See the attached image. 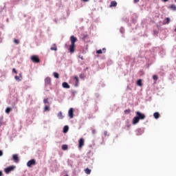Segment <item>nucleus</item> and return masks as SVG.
Masks as SVG:
<instances>
[{
	"label": "nucleus",
	"mask_w": 176,
	"mask_h": 176,
	"mask_svg": "<svg viewBox=\"0 0 176 176\" xmlns=\"http://www.w3.org/2000/svg\"><path fill=\"white\" fill-rule=\"evenodd\" d=\"M51 50H54L55 52H57V47L56 46V45H54V47H52L50 48Z\"/></svg>",
	"instance_id": "27"
},
{
	"label": "nucleus",
	"mask_w": 176,
	"mask_h": 176,
	"mask_svg": "<svg viewBox=\"0 0 176 176\" xmlns=\"http://www.w3.org/2000/svg\"><path fill=\"white\" fill-rule=\"evenodd\" d=\"M153 80H157V79H158L157 76L154 75V76H153Z\"/></svg>",
	"instance_id": "31"
},
{
	"label": "nucleus",
	"mask_w": 176,
	"mask_h": 176,
	"mask_svg": "<svg viewBox=\"0 0 176 176\" xmlns=\"http://www.w3.org/2000/svg\"><path fill=\"white\" fill-rule=\"evenodd\" d=\"M68 115H69V117L70 118V119H72V118H74V109L73 108L69 109Z\"/></svg>",
	"instance_id": "7"
},
{
	"label": "nucleus",
	"mask_w": 176,
	"mask_h": 176,
	"mask_svg": "<svg viewBox=\"0 0 176 176\" xmlns=\"http://www.w3.org/2000/svg\"><path fill=\"white\" fill-rule=\"evenodd\" d=\"M14 43H15L16 45H19V43H20V42L19 41V40L14 39Z\"/></svg>",
	"instance_id": "30"
},
{
	"label": "nucleus",
	"mask_w": 176,
	"mask_h": 176,
	"mask_svg": "<svg viewBox=\"0 0 176 176\" xmlns=\"http://www.w3.org/2000/svg\"><path fill=\"white\" fill-rule=\"evenodd\" d=\"M135 114L136 116L133 118L132 121L133 124H137V123H138L140 120H144V119H145V114L140 111H136Z\"/></svg>",
	"instance_id": "1"
},
{
	"label": "nucleus",
	"mask_w": 176,
	"mask_h": 176,
	"mask_svg": "<svg viewBox=\"0 0 176 176\" xmlns=\"http://www.w3.org/2000/svg\"><path fill=\"white\" fill-rule=\"evenodd\" d=\"M140 2V0H134V3H138Z\"/></svg>",
	"instance_id": "34"
},
{
	"label": "nucleus",
	"mask_w": 176,
	"mask_h": 176,
	"mask_svg": "<svg viewBox=\"0 0 176 176\" xmlns=\"http://www.w3.org/2000/svg\"><path fill=\"white\" fill-rule=\"evenodd\" d=\"M97 54H102V50H99L96 51Z\"/></svg>",
	"instance_id": "29"
},
{
	"label": "nucleus",
	"mask_w": 176,
	"mask_h": 176,
	"mask_svg": "<svg viewBox=\"0 0 176 176\" xmlns=\"http://www.w3.org/2000/svg\"><path fill=\"white\" fill-rule=\"evenodd\" d=\"M12 72H14V74H17V71H16V69H13Z\"/></svg>",
	"instance_id": "36"
},
{
	"label": "nucleus",
	"mask_w": 176,
	"mask_h": 176,
	"mask_svg": "<svg viewBox=\"0 0 176 176\" xmlns=\"http://www.w3.org/2000/svg\"><path fill=\"white\" fill-rule=\"evenodd\" d=\"M62 149H63V151H67V149H68V145H67V144H63V145L62 146Z\"/></svg>",
	"instance_id": "24"
},
{
	"label": "nucleus",
	"mask_w": 176,
	"mask_h": 176,
	"mask_svg": "<svg viewBox=\"0 0 176 176\" xmlns=\"http://www.w3.org/2000/svg\"><path fill=\"white\" fill-rule=\"evenodd\" d=\"M15 168H16V166H8L5 168V173L6 174H9V173H11V171H13V170H14Z\"/></svg>",
	"instance_id": "3"
},
{
	"label": "nucleus",
	"mask_w": 176,
	"mask_h": 176,
	"mask_svg": "<svg viewBox=\"0 0 176 176\" xmlns=\"http://www.w3.org/2000/svg\"><path fill=\"white\" fill-rule=\"evenodd\" d=\"M79 58L81 59V60H83V56H79Z\"/></svg>",
	"instance_id": "41"
},
{
	"label": "nucleus",
	"mask_w": 176,
	"mask_h": 176,
	"mask_svg": "<svg viewBox=\"0 0 176 176\" xmlns=\"http://www.w3.org/2000/svg\"><path fill=\"white\" fill-rule=\"evenodd\" d=\"M84 145H85V139L84 138H80L78 140V148H83Z\"/></svg>",
	"instance_id": "5"
},
{
	"label": "nucleus",
	"mask_w": 176,
	"mask_h": 176,
	"mask_svg": "<svg viewBox=\"0 0 176 176\" xmlns=\"http://www.w3.org/2000/svg\"><path fill=\"white\" fill-rule=\"evenodd\" d=\"M30 59L32 60V61H33V63H39L40 61L39 58L36 55L32 56Z\"/></svg>",
	"instance_id": "4"
},
{
	"label": "nucleus",
	"mask_w": 176,
	"mask_h": 176,
	"mask_svg": "<svg viewBox=\"0 0 176 176\" xmlns=\"http://www.w3.org/2000/svg\"><path fill=\"white\" fill-rule=\"evenodd\" d=\"M69 52H70V53H74L75 52V44H71L69 46Z\"/></svg>",
	"instance_id": "6"
},
{
	"label": "nucleus",
	"mask_w": 176,
	"mask_h": 176,
	"mask_svg": "<svg viewBox=\"0 0 176 176\" xmlns=\"http://www.w3.org/2000/svg\"><path fill=\"white\" fill-rule=\"evenodd\" d=\"M0 156H2V155H0Z\"/></svg>",
	"instance_id": "45"
},
{
	"label": "nucleus",
	"mask_w": 176,
	"mask_h": 176,
	"mask_svg": "<svg viewBox=\"0 0 176 176\" xmlns=\"http://www.w3.org/2000/svg\"><path fill=\"white\" fill-rule=\"evenodd\" d=\"M70 41H71V45H75V42H76V41H78V38H76V37L74 36H71L70 37Z\"/></svg>",
	"instance_id": "9"
},
{
	"label": "nucleus",
	"mask_w": 176,
	"mask_h": 176,
	"mask_svg": "<svg viewBox=\"0 0 176 176\" xmlns=\"http://www.w3.org/2000/svg\"><path fill=\"white\" fill-rule=\"evenodd\" d=\"M120 32L121 34H124V28H120Z\"/></svg>",
	"instance_id": "28"
},
{
	"label": "nucleus",
	"mask_w": 176,
	"mask_h": 176,
	"mask_svg": "<svg viewBox=\"0 0 176 176\" xmlns=\"http://www.w3.org/2000/svg\"><path fill=\"white\" fill-rule=\"evenodd\" d=\"M0 43H2V39L0 38Z\"/></svg>",
	"instance_id": "44"
},
{
	"label": "nucleus",
	"mask_w": 176,
	"mask_h": 176,
	"mask_svg": "<svg viewBox=\"0 0 176 176\" xmlns=\"http://www.w3.org/2000/svg\"><path fill=\"white\" fill-rule=\"evenodd\" d=\"M142 134H144V129H138L136 130V135H141Z\"/></svg>",
	"instance_id": "10"
},
{
	"label": "nucleus",
	"mask_w": 176,
	"mask_h": 176,
	"mask_svg": "<svg viewBox=\"0 0 176 176\" xmlns=\"http://www.w3.org/2000/svg\"><path fill=\"white\" fill-rule=\"evenodd\" d=\"M54 78H56V79H58V77H59L58 73H57V72H54Z\"/></svg>",
	"instance_id": "26"
},
{
	"label": "nucleus",
	"mask_w": 176,
	"mask_h": 176,
	"mask_svg": "<svg viewBox=\"0 0 176 176\" xmlns=\"http://www.w3.org/2000/svg\"><path fill=\"white\" fill-rule=\"evenodd\" d=\"M117 6H118V3L115 1H113L111 2L110 8H116Z\"/></svg>",
	"instance_id": "15"
},
{
	"label": "nucleus",
	"mask_w": 176,
	"mask_h": 176,
	"mask_svg": "<svg viewBox=\"0 0 176 176\" xmlns=\"http://www.w3.org/2000/svg\"><path fill=\"white\" fill-rule=\"evenodd\" d=\"M0 155H3V152L1 150H0Z\"/></svg>",
	"instance_id": "38"
},
{
	"label": "nucleus",
	"mask_w": 176,
	"mask_h": 176,
	"mask_svg": "<svg viewBox=\"0 0 176 176\" xmlns=\"http://www.w3.org/2000/svg\"><path fill=\"white\" fill-rule=\"evenodd\" d=\"M175 1L176 2V0H175Z\"/></svg>",
	"instance_id": "46"
},
{
	"label": "nucleus",
	"mask_w": 176,
	"mask_h": 176,
	"mask_svg": "<svg viewBox=\"0 0 176 176\" xmlns=\"http://www.w3.org/2000/svg\"><path fill=\"white\" fill-rule=\"evenodd\" d=\"M2 175H3L2 171H0V176H2Z\"/></svg>",
	"instance_id": "42"
},
{
	"label": "nucleus",
	"mask_w": 176,
	"mask_h": 176,
	"mask_svg": "<svg viewBox=\"0 0 176 176\" xmlns=\"http://www.w3.org/2000/svg\"><path fill=\"white\" fill-rule=\"evenodd\" d=\"M12 110H13V108L12 107H7L6 109V113H10V112H12Z\"/></svg>",
	"instance_id": "19"
},
{
	"label": "nucleus",
	"mask_w": 176,
	"mask_h": 176,
	"mask_svg": "<svg viewBox=\"0 0 176 176\" xmlns=\"http://www.w3.org/2000/svg\"><path fill=\"white\" fill-rule=\"evenodd\" d=\"M168 9H170V10H173V12H176V6L175 4H172L168 7Z\"/></svg>",
	"instance_id": "16"
},
{
	"label": "nucleus",
	"mask_w": 176,
	"mask_h": 176,
	"mask_svg": "<svg viewBox=\"0 0 176 176\" xmlns=\"http://www.w3.org/2000/svg\"><path fill=\"white\" fill-rule=\"evenodd\" d=\"M104 135H105V136L108 135V132L107 131H104Z\"/></svg>",
	"instance_id": "37"
},
{
	"label": "nucleus",
	"mask_w": 176,
	"mask_h": 176,
	"mask_svg": "<svg viewBox=\"0 0 176 176\" xmlns=\"http://www.w3.org/2000/svg\"><path fill=\"white\" fill-rule=\"evenodd\" d=\"M45 83L46 85H50L52 83V78L50 77H47L45 79Z\"/></svg>",
	"instance_id": "13"
},
{
	"label": "nucleus",
	"mask_w": 176,
	"mask_h": 176,
	"mask_svg": "<svg viewBox=\"0 0 176 176\" xmlns=\"http://www.w3.org/2000/svg\"><path fill=\"white\" fill-rule=\"evenodd\" d=\"M36 164V161L34 159L30 160L27 162L28 167H32Z\"/></svg>",
	"instance_id": "2"
},
{
	"label": "nucleus",
	"mask_w": 176,
	"mask_h": 176,
	"mask_svg": "<svg viewBox=\"0 0 176 176\" xmlns=\"http://www.w3.org/2000/svg\"><path fill=\"white\" fill-rule=\"evenodd\" d=\"M2 124V121L0 119V126Z\"/></svg>",
	"instance_id": "43"
},
{
	"label": "nucleus",
	"mask_w": 176,
	"mask_h": 176,
	"mask_svg": "<svg viewBox=\"0 0 176 176\" xmlns=\"http://www.w3.org/2000/svg\"><path fill=\"white\" fill-rule=\"evenodd\" d=\"M57 117L58 118V119L63 120L64 119V116H63V113L61 111H60L58 114H57Z\"/></svg>",
	"instance_id": "18"
},
{
	"label": "nucleus",
	"mask_w": 176,
	"mask_h": 176,
	"mask_svg": "<svg viewBox=\"0 0 176 176\" xmlns=\"http://www.w3.org/2000/svg\"><path fill=\"white\" fill-rule=\"evenodd\" d=\"M69 127L67 125H65L64 127H63V133L65 134L67 133H68V130H69Z\"/></svg>",
	"instance_id": "20"
},
{
	"label": "nucleus",
	"mask_w": 176,
	"mask_h": 176,
	"mask_svg": "<svg viewBox=\"0 0 176 176\" xmlns=\"http://www.w3.org/2000/svg\"><path fill=\"white\" fill-rule=\"evenodd\" d=\"M85 174H90L91 173V170H90L89 168H87L86 169H85Z\"/></svg>",
	"instance_id": "22"
},
{
	"label": "nucleus",
	"mask_w": 176,
	"mask_h": 176,
	"mask_svg": "<svg viewBox=\"0 0 176 176\" xmlns=\"http://www.w3.org/2000/svg\"><path fill=\"white\" fill-rule=\"evenodd\" d=\"M43 111L45 112H50V106L45 104L44 105Z\"/></svg>",
	"instance_id": "8"
},
{
	"label": "nucleus",
	"mask_w": 176,
	"mask_h": 176,
	"mask_svg": "<svg viewBox=\"0 0 176 176\" xmlns=\"http://www.w3.org/2000/svg\"><path fill=\"white\" fill-rule=\"evenodd\" d=\"M43 104H44V105H47V104H49V99L48 98H45L43 100Z\"/></svg>",
	"instance_id": "23"
},
{
	"label": "nucleus",
	"mask_w": 176,
	"mask_h": 176,
	"mask_svg": "<svg viewBox=\"0 0 176 176\" xmlns=\"http://www.w3.org/2000/svg\"><path fill=\"white\" fill-rule=\"evenodd\" d=\"M14 79L17 81V82H21L22 79H23V76H21V74H19V76H14Z\"/></svg>",
	"instance_id": "12"
},
{
	"label": "nucleus",
	"mask_w": 176,
	"mask_h": 176,
	"mask_svg": "<svg viewBox=\"0 0 176 176\" xmlns=\"http://www.w3.org/2000/svg\"><path fill=\"white\" fill-rule=\"evenodd\" d=\"M62 86L63 89H69V85H68V82H63Z\"/></svg>",
	"instance_id": "17"
},
{
	"label": "nucleus",
	"mask_w": 176,
	"mask_h": 176,
	"mask_svg": "<svg viewBox=\"0 0 176 176\" xmlns=\"http://www.w3.org/2000/svg\"><path fill=\"white\" fill-rule=\"evenodd\" d=\"M170 23V18H166V24H168Z\"/></svg>",
	"instance_id": "33"
},
{
	"label": "nucleus",
	"mask_w": 176,
	"mask_h": 176,
	"mask_svg": "<svg viewBox=\"0 0 176 176\" xmlns=\"http://www.w3.org/2000/svg\"><path fill=\"white\" fill-rule=\"evenodd\" d=\"M168 0H162V2H168Z\"/></svg>",
	"instance_id": "40"
},
{
	"label": "nucleus",
	"mask_w": 176,
	"mask_h": 176,
	"mask_svg": "<svg viewBox=\"0 0 176 176\" xmlns=\"http://www.w3.org/2000/svg\"><path fill=\"white\" fill-rule=\"evenodd\" d=\"M82 2H89V0H82Z\"/></svg>",
	"instance_id": "39"
},
{
	"label": "nucleus",
	"mask_w": 176,
	"mask_h": 176,
	"mask_svg": "<svg viewBox=\"0 0 176 176\" xmlns=\"http://www.w3.org/2000/svg\"><path fill=\"white\" fill-rule=\"evenodd\" d=\"M153 116L155 119H159V118H160V114L157 112H155L153 113Z\"/></svg>",
	"instance_id": "21"
},
{
	"label": "nucleus",
	"mask_w": 176,
	"mask_h": 176,
	"mask_svg": "<svg viewBox=\"0 0 176 176\" xmlns=\"http://www.w3.org/2000/svg\"><path fill=\"white\" fill-rule=\"evenodd\" d=\"M137 85H138V86H142V80H138L137 81Z\"/></svg>",
	"instance_id": "25"
},
{
	"label": "nucleus",
	"mask_w": 176,
	"mask_h": 176,
	"mask_svg": "<svg viewBox=\"0 0 176 176\" xmlns=\"http://www.w3.org/2000/svg\"><path fill=\"white\" fill-rule=\"evenodd\" d=\"M12 160H14L15 163H19V156L17 155H14L12 157Z\"/></svg>",
	"instance_id": "14"
},
{
	"label": "nucleus",
	"mask_w": 176,
	"mask_h": 176,
	"mask_svg": "<svg viewBox=\"0 0 176 176\" xmlns=\"http://www.w3.org/2000/svg\"><path fill=\"white\" fill-rule=\"evenodd\" d=\"M74 80L76 81L74 86H75V87H78V86H79V78H78V76H75Z\"/></svg>",
	"instance_id": "11"
},
{
	"label": "nucleus",
	"mask_w": 176,
	"mask_h": 176,
	"mask_svg": "<svg viewBox=\"0 0 176 176\" xmlns=\"http://www.w3.org/2000/svg\"><path fill=\"white\" fill-rule=\"evenodd\" d=\"M102 52H103V53H105V52H107V50H106L105 48H103V49L102 50Z\"/></svg>",
	"instance_id": "35"
},
{
	"label": "nucleus",
	"mask_w": 176,
	"mask_h": 176,
	"mask_svg": "<svg viewBox=\"0 0 176 176\" xmlns=\"http://www.w3.org/2000/svg\"><path fill=\"white\" fill-rule=\"evenodd\" d=\"M124 113H130V109L125 110Z\"/></svg>",
	"instance_id": "32"
}]
</instances>
